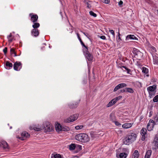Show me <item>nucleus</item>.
<instances>
[{"label":"nucleus","mask_w":158,"mask_h":158,"mask_svg":"<svg viewBox=\"0 0 158 158\" xmlns=\"http://www.w3.org/2000/svg\"><path fill=\"white\" fill-rule=\"evenodd\" d=\"M136 39V37H135L133 35H127L126 37V40H128L130 39L131 40H135Z\"/></svg>","instance_id":"6ab92c4d"},{"label":"nucleus","mask_w":158,"mask_h":158,"mask_svg":"<svg viewBox=\"0 0 158 158\" xmlns=\"http://www.w3.org/2000/svg\"><path fill=\"white\" fill-rule=\"evenodd\" d=\"M69 128L67 127H62V128L61 129V131H67L69 130Z\"/></svg>","instance_id":"e433bc0d"},{"label":"nucleus","mask_w":158,"mask_h":158,"mask_svg":"<svg viewBox=\"0 0 158 158\" xmlns=\"http://www.w3.org/2000/svg\"><path fill=\"white\" fill-rule=\"evenodd\" d=\"M157 85H154L152 86H149L147 87V90L148 92V94L150 96L154 95V94H152V92H154L156 90Z\"/></svg>","instance_id":"0eeeda50"},{"label":"nucleus","mask_w":158,"mask_h":158,"mask_svg":"<svg viewBox=\"0 0 158 158\" xmlns=\"http://www.w3.org/2000/svg\"><path fill=\"white\" fill-rule=\"evenodd\" d=\"M84 52L86 59L89 61H92L93 59V55L89 53L88 50H84Z\"/></svg>","instance_id":"9d476101"},{"label":"nucleus","mask_w":158,"mask_h":158,"mask_svg":"<svg viewBox=\"0 0 158 158\" xmlns=\"http://www.w3.org/2000/svg\"><path fill=\"white\" fill-rule=\"evenodd\" d=\"M81 31V32L82 33H83V32H84L83 31Z\"/></svg>","instance_id":"0e129e2a"},{"label":"nucleus","mask_w":158,"mask_h":158,"mask_svg":"<svg viewBox=\"0 0 158 158\" xmlns=\"http://www.w3.org/2000/svg\"><path fill=\"white\" fill-rule=\"evenodd\" d=\"M120 33L119 32H118V36H117V39H118V40H119V41L121 40V39L120 38Z\"/></svg>","instance_id":"09e8293b"},{"label":"nucleus","mask_w":158,"mask_h":158,"mask_svg":"<svg viewBox=\"0 0 158 158\" xmlns=\"http://www.w3.org/2000/svg\"><path fill=\"white\" fill-rule=\"evenodd\" d=\"M34 130L35 131H40L41 130V128H37V127H34Z\"/></svg>","instance_id":"3c124183"},{"label":"nucleus","mask_w":158,"mask_h":158,"mask_svg":"<svg viewBox=\"0 0 158 158\" xmlns=\"http://www.w3.org/2000/svg\"><path fill=\"white\" fill-rule=\"evenodd\" d=\"M89 14L90 15L93 16L94 17H96L97 16V15L92 11H90L89 12Z\"/></svg>","instance_id":"4c0bfd02"},{"label":"nucleus","mask_w":158,"mask_h":158,"mask_svg":"<svg viewBox=\"0 0 158 158\" xmlns=\"http://www.w3.org/2000/svg\"><path fill=\"white\" fill-rule=\"evenodd\" d=\"M76 149H77L79 151H80L82 149V146L80 145L77 144L76 145Z\"/></svg>","instance_id":"37998d69"},{"label":"nucleus","mask_w":158,"mask_h":158,"mask_svg":"<svg viewBox=\"0 0 158 158\" xmlns=\"http://www.w3.org/2000/svg\"><path fill=\"white\" fill-rule=\"evenodd\" d=\"M127 154L126 153L123 152L120 153L119 156L120 158H126L127 156Z\"/></svg>","instance_id":"cd10ccee"},{"label":"nucleus","mask_w":158,"mask_h":158,"mask_svg":"<svg viewBox=\"0 0 158 158\" xmlns=\"http://www.w3.org/2000/svg\"><path fill=\"white\" fill-rule=\"evenodd\" d=\"M123 2L122 1H120V2H118V5L119 6H120V7H122L123 5Z\"/></svg>","instance_id":"603ef678"},{"label":"nucleus","mask_w":158,"mask_h":158,"mask_svg":"<svg viewBox=\"0 0 158 158\" xmlns=\"http://www.w3.org/2000/svg\"><path fill=\"white\" fill-rule=\"evenodd\" d=\"M153 101L155 102H158V95L156 96L153 98Z\"/></svg>","instance_id":"ea45409f"},{"label":"nucleus","mask_w":158,"mask_h":158,"mask_svg":"<svg viewBox=\"0 0 158 158\" xmlns=\"http://www.w3.org/2000/svg\"><path fill=\"white\" fill-rule=\"evenodd\" d=\"M32 36L36 37L39 35V32L38 29H33L31 32Z\"/></svg>","instance_id":"ddd939ff"},{"label":"nucleus","mask_w":158,"mask_h":158,"mask_svg":"<svg viewBox=\"0 0 158 158\" xmlns=\"http://www.w3.org/2000/svg\"><path fill=\"white\" fill-rule=\"evenodd\" d=\"M139 156V154L137 150H135L133 153L132 158H138Z\"/></svg>","instance_id":"412c9836"},{"label":"nucleus","mask_w":158,"mask_h":158,"mask_svg":"<svg viewBox=\"0 0 158 158\" xmlns=\"http://www.w3.org/2000/svg\"><path fill=\"white\" fill-rule=\"evenodd\" d=\"M51 158H61V156L60 154H56L55 155L52 154Z\"/></svg>","instance_id":"72a5a7b5"},{"label":"nucleus","mask_w":158,"mask_h":158,"mask_svg":"<svg viewBox=\"0 0 158 158\" xmlns=\"http://www.w3.org/2000/svg\"><path fill=\"white\" fill-rule=\"evenodd\" d=\"M122 98V96H119L116 98L112 99V101H114V102L116 103L117 101L121 99Z\"/></svg>","instance_id":"f704fd0d"},{"label":"nucleus","mask_w":158,"mask_h":158,"mask_svg":"<svg viewBox=\"0 0 158 158\" xmlns=\"http://www.w3.org/2000/svg\"><path fill=\"white\" fill-rule=\"evenodd\" d=\"M147 130L145 128H143L141 130L140 134L141 135H145L146 134Z\"/></svg>","instance_id":"2f4dec72"},{"label":"nucleus","mask_w":158,"mask_h":158,"mask_svg":"<svg viewBox=\"0 0 158 158\" xmlns=\"http://www.w3.org/2000/svg\"><path fill=\"white\" fill-rule=\"evenodd\" d=\"M153 63L155 64L158 65V57L155 55L153 56Z\"/></svg>","instance_id":"5701e85b"},{"label":"nucleus","mask_w":158,"mask_h":158,"mask_svg":"<svg viewBox=\"0 0 158 158\" xmlns=\"http://www.w3.org/2000/svg\"><path fill=\"white\" fill-rule=\"evenodd\" d=\"M21 135V136L18 138L23 140H25L26 139L29 138L30 136V134L26 131L23 132L22 133Z\"/></svg>","instance_id":"9b49d317"},{"label":"nucleus","mask_w":158,"mask_h":158,"mask_svg":"<svg viewBox=\"0 0 158 158\" xmlns=\"http://www.w3.org/2000/svg\"><path fill=\"white\" fill-rule=\"evenodd\" d=\"M123 68H124L127 71V73L128 74H130L131 72V71L130 69H128L125 66H122L120 67V68L122 69Z\"/></svg>","instance_id":"bb28decb"},{"label":"nucleus","mask_w":158,"mask_h":158,"mask_svg":"<svg viewBox=\"0 0 158 158\" xmlns=\"http://www.w3.org/2000/svg\"><path fill=\"white\" fill-rule=\"evenodd\" d=\"M45 48V46H43L42 47H41V49L42 50H44Z\"/></svg>","instance_id":"052dcab7"},{"label":"nucleus","mask_w":158,"mask_h":158,"mask_svg":"<svg viewBox=\"0 0 158 158\" xmlns=\"http://www.w3.org/2000/svg\"><path fill=\"white\" fill-rule=\"evenodd\" d=\"M151 50L153 52H156V48L153 46H151Z\"/></svg>","instance_id":"79ce46f5"},{"label":"nucleus","mask_w":158,"mask_h":158,"mask_svg":"<svg viewBox=\"0 0 158 158\" xmlns=\"http://www.w3.org/2000/svg\"><path fill=\"white\" fill-rule=\"evenodd\" d=\"M110 120L112 121L113 122L115 121V117L113 114H110Z\"/></svg>","instance_id":"473e14b6"},{"label":"nucleus","mask_w":158,"mask_h":158,"mask_svg":"<svg viewBox=\"0 0 158 158\" xmlns=\"http://www.w3.org/2000/svg\"><path fill=\"white\" fill-rule=\"evenodd\" d=\"M115 102H114V101H112V100L110 101L109 103L106 106L107 107H109L112 106L113 105L115 104Z\"/></svg>","instance_id":"7c9ffc66"},{"label":"nucleus","mask_w":158,"mask_h":158,"mask_svg":"<svg viewBox=\"0 0 158 158\" xmlns=\"http://www.w3.org/2000/svg\"><path fill=\"white\" fill-rule=\"evenodd\" d=\"M142 72L145 74H146L148 73V69L147 68L143 67L142 68Z\"/></svg>","instance_id":"c9c22d12"},{"label":"nucleus","mask_w":158,"mask_h":158,"mask_svg":"<svg viewBox=\"0 0 158 158\" xmlns=\"http://www.w3.org/2000/svg\"><path fill=\"white\" fill-rule=\"evenodd\" d=\"M114 122V123L115 125L116 126H120L121 125V123H120L119 122L117 121H115Z\"/></svg>","instance_id":"49530a36"},{"label":"nucleus","mask_w":158,"mask_h":158,"mask_svg":"<svg viewBox=\"0 0 158 158\" xmlns=\"http://www.w3.org/2000/svg\"><path fill=\"white\" fill-rule=\"evenodd\" d=\"M153 144L155 146V149L157 148L158 147V137H156L155 138V140L153 142Z\"/></svg>","instance_id":"aec40b11"},{"label":"nucleus","mask_w":158,"mask_h":158,"mask_svg":"<svg viewBox=\"0 0 158 158\" xmlns=\"http://www.w3.org/2000/svg\"><path fill=\"white\" fill-rule=\"evenodd\" d=\"M77 35L78 39L79 40L80 42L82 41V40L79 34L78 33H77Z\"/></svg>","instance_id":"a18cd8bd"},{"label":"nucleus","mask_w":158,"mask_h":158,"mask_svg":"<svg viewBox=\"0 0 158 158\" xmlns=\"http://www.w3.org/2000/svg\"><path fill=\"white\" fill-rule=\"evenodd\" d=\"M22 67V64L20 62L16 61L13 65V68L15 70L19 71Z\"/></svg>","instance_id":"6e6552de"},{"label":"nucleus","mask_w":158,"mask_h":158,"mask_svg":"<svg viewBox=\"0 0 158 158\" xmlns=\"http://www.w3.org/2000/svg\"><path fill=\"white\" fill-rule=\"evenodd\" d=\"M152 151L151 150H148L146 152L145 158H150L151 155Z\"/></svg>","instance_id":"b1692460"},{"label":"nucleus","mask_w":158,"mask_h":158,"mask_svg":"<svg viewBox=\"0 0 158 158\" xmlns=\"http://www.w3.org/2000/svg\"><path fill=\"white\" fill-rule=\"evenodd\" d=\"M126 92L132 93L134 92V91L133 89L131 88H125Z\"/></svg>","instance_id":"c756f323"},{"label":"nucleus","mask_w":158,"mask_h":158,"mask_svg":"<svg viewBox=\"0 0 158 158\" xmlns=\"http://www.w3.org/2000/svg\"><path fill=\"white\" fill-rule=\"evenodd\" d=\"M80 43H81V45H82V46H83L85 48V50H88V47L86 46L83 43V42L82 41L80 42Z\"/></svg>","instance_id":"a19ab883"},{"label":"nucleus","mask_w":158,"mask_h":158,"mask_svg":"<svg viewBox=\"0 0 158 158\" xmlns=\"http://www.w3.org/2000/svg\"><path fill=\"white\" fill-rule=\"evenodd\" d=\"M142 135V137H141V139L142 140H144L145 139V135Z\"/></svg>","instance_id":"4d7b16f0"},{"label":"nucleus","mask_w":158,"mask_h":158,"mask_svg":"<svg viewBox=\"0 0 158 158\" xmlns=\"http://www.w3.org/2000/svg\"><path fill=\"white\" fill-rule=\"evenodd\" d=\"M100 38L102 40H105L106 39V37L104 35H102L100 36Z\"/></svg>","instance_id":"5fc2aeb1"},{"label":"nucleus","mask_w":158,"mask_h":158,"mask_svg":"<svg viewBox=\"0 0 158 158\" xmlns=\"http://www.w3.org/2000/svg\"><path fill=\"white\" fill-rule=\"evenodd\" d=\"M109 32L112 35L113 37L114 38L115 37V33H114V31L113 30H110Z\"/></svg>","instance_id":"c03bdc74"},{"label":"nucleus","mask_w":158,"mask_h":158,"mask_svg":"<svg viewBox=\"0 0 158 158\" xmlns=\"http://www.w3.org/2000/svg\"><path fill=\"white\" fill-rule=\"evenodd\" d=\"M75 139L80 142L84 143L88 142L89 140L88 135L85 133H79L76 135Z\"/></svg>","instance_id":"f03ea898"},{"label":"nucleus","mask_w":158,"mask_h":158,"mask_svg":"<svg viewBox=\"0 0 158 158\" xmlns=\"http://www.w3.org/2000/svg\"><path fill=\"white\" fill-rule=\"evenodd\" d=\"M133 124V123H126L122 125V127L124 129H128L131 127Z\"/></svg>","instance_id":"f3484780"},{"label":"nucleus","mask_w":158,"mask_h":158,"mask_svg":"<svg viewBox=\"0 0 158 158\" xmlns=\"http://www.w3.org/2000/svg\"><path fill=\"white\" fill-rule=\"evenodd\" d=\"M13 67V64L10 63L9 61H7L6 62L5 64V68L6 69H10L12 68Z\"/></svg>","instance_id":"2eb2a0df"},{"label":"nucleus","mask_w":158,"mask_h":158,"mask_svg":"<svg viewBox=\"0 0 158 158\" xmlns=\"http://www.w3.org/2000/svg\"><path fill=\"white\" fill-rule=\"evenodd\" d=\"M76 148V145L74 144H71L69 146V149L70 150H73Z\"/></svg>","instance_id":"c85d7f7f"},{"label":"nucleus","mask_w":158,"mask_h":158,"mask_svg":"<svg viewBox=\"0 0 158 158\" xmlns=\"http://www.w3.org/2000/svg\"><path fill=\"white\" fill-rule=\"evenodd\" d=\"M156 123L152 119H150L147 125V129L148 131H151L153 130Z\"/></svg>","instance_id":"39448f33"},{"label":"nucleus","mask_w":158,"mask_h":158,"mask_svg":"<svg viewBox=\"0 0 158 158\" xmlns=\"http://www.w3.org/2000/svg\"><path fill=\"white\" fill-rule=\"evenodd\" d=\"M119 93H124L126 92V89H123L118 91Z\"/></svg>","instance_id":"8fccbe9b"},{"label":"nucleus","mask_w":158,"mask_h":158,"mask_svg":"<svg viewBox=\"0 0 158 158\" xmlns=\"http://www.w3.org/2000/svg\"><path fill=\"white\" fill-rule=\"evenodd\" d=\"M78 103L77 102H74L71 103L69 104V106L70 108H76L78 106Z\"/></svg>","instance_id":"dca6fc26"},{"label":"nucleus","mask_w":158,"mask_h":158,"mask_svg":"<svg viewBox=\"0 0 158 158\" xmlns=\"http://www.w3.org/2000/svg\"><path fill=\"white\" fill-rule=\"evenodd\" d=\"M44 128L45 130L47 132L52 131L53 130V127L49 122L45 123L44 125Z\"/></svg>","instance_id":"20e7f679"},{"label":"nucleus","mask_w":158,"mask_h":158,"mask_svg":"<svg viewBox=\"0 0 158 158\" xmlns=\"http://www.w3.org/2000/svg\"><path fill=\"white\" fill-rule=\"evenodd\" d=\"M7 38L8 40V41L10 43H11L14 40H15V39H14V36H13L11 33H10V35L7 36Z\"/></svg>","instance_id":"a211bd4d"},{"label":"nucleus","mask_w":158,"mask_h":158,"mask_svg":"<svg viewBox=\"0 0 158 158\" xmlns=\"http://www.w3.org/2000/svg\"><path fill=\"white\" fill-rule=\"evenodd\" d=\"M127 85L124 83H122L117 85L114 88V91L115 92L120 88L126 87Z\"/></svg>","instance_id":"f8f14e48"},{"label":"nucleus","mask_w":158,"mask_h":158,"mask_svg":"<svg viewBox=\"0 0 158 158\" xmlns=\"http://www.w3.org/2000/svg\"><path fill=\"white\" fill-rule=\"evenodd\" d=\"M109 0H105L104 1V3H105L108 4L109 3Z\"/></svg>","instance_id":"bf43d9fd"},{"label":"nucleus","mask_w":158,"mask_h":158,"mask_svg":"<svg viewBox=\"0 0 158 158\" xmlns=\"http://www.w3.org/2000/svg\"><path fill=\"white\" fill-rule=\"evenodd\" d=\"M12 127H10V129H12Z\"/></svg>","instance_id":"e2e57ef3"},{"label":"nucleus","mask_w":158,"mask_h":158,"mask_svg":"<svg viewBox=\"0 0 158 158\" xmlns=\"http://www.w3.org/2000/svg\"><path fill=\"white\" fill-rule=\"evenodd\" d=\"M86 4H87V7L89 8L91 7V5L88 2H87L86 3Z\"/></svg>","instance_id":"864d4df0"},{"label":"nucleus","mask_w":158,"mask_h":158,"mask_svg":"<svg viewBox=\"0 0 158 158\" xmlns=\"http://www.w3.org/2000/svg\"><path fill=\"white\" fill-rule=\"evenodd\" d=\"M132 52L134 55L135 57L139 60L141 59L143 56V53L139 50L135 48L133 49Z\"/></svg>","instance_id":"7ed1b4c3"},{"label":"nucleus","mask_w":158,"mask_h":158,"mask_svg":"<svg viewBox=\"0 0 158 158\" xmlns=\"http://www.w3.org/2000/svg\"><path fill=\"white\" fill-rule=\"evenodd\" d=\"M83 33L87 37L88 39H89V37L88 36L89 34L88 33H85V32H83Z\"/></svg>","instance_id":"6e6d98bb"},{"label":"nucleus","mask_w":158,"mask_h":158,"mask_svg":"<svg viewBox=\"0 0 158 158\" xmlns=\"http://www.w3.org/2000/svg\"><path fill=\"white\" fill-rule=\"evenodd\" d=\"M83 127H84V126L83 125L77 126L75 127V129L76 130H78L82 129V128H83Z\"/></svg>","instance_id":"58836bf2"},{"label":"nucleus","mask_w":158,"mask_h":158,"mask_svg":"<svg viewBox=\"0 0 158 158\" xmlns=\"http://www.w3.org/2000/svg\"><path fill=\"white\" fill-rule=\"evenodd\" d=\"M0 146L4 149H9V147L7 143L4 141H1L0 143Z\"/></svg>","instance_id":"4468645a"},{"label":"nucleus","mask_w":158,"mask_h":158,"mask_svg":"<svg viewBox=\"0 0 158 158\" xmlns=\"http://www.w3.org/2000/svg\"><path fill=\"white\" fill-rule=\"evenodd\" d=\"M71 30H72V31L71 32V33H72V32H73V29L72 28H71Z\"/></svg>","instance_id":"680f3d73"},{"label":"nucleus","mask_w":158,"mask_h":158,"mask_svg":"<svg viewBox=\"0 0 158 158\" xmlns=\"http://www.w3.org/2000/svg\"><path fill=\"white\" fill-rule=\"evenodd\" d=\"M29 16L31 17L30 20L31 22L35 23L37 21L38 17L36 14L31 13L29 14Z\"/></svg>","instance_id":"1a4fd4ad"},{"label":"nucleus","mask_w":158,"mask_h":158,"mask_svg":"<svg viewBox=\"0 0 158 158\" xmlns=\"http://www.w3.org/2000/svg\"><path fill=\"white\" fill-rule=\"evenodd\" d=\"M154 120L156 121V122H157L158 121V116H156L155 117H154Z\"/></svg>","instance_id":"13d9d810"},{"label":"nucleus","mask_w":158,"mask_h":158,"mask_svg":"<svg viewBox=\"0 0 158 158\" xmlns=\"http://www.w3.org/2000/svg\"><path fill=\"white\" fill-rule=\"evenodd\" d=\"M15 50V49L14 48H11L10 49V54L14 56H18L17 55Z\"/></svg>","instance_id":"4be33fe9"},{"label":"nucleus","mask_w":158,"mask_h":158,"mask_svg":"<svg viewBox=\"0 0 158 158\" xmlns=\"http://www.w3.org/2000/svg\"><path fill=\"white\" fill-rule=\"evenodd\" d=\"M137 135L134 133H130L127 135L123 140V143L129 145L136 140Z\"/></svg>","instance_id":"f257e3e1"},{"label":"nucleus","mask_w":158,"mask_h":158,"mask_svg":"<svg viewBox=\"0 0 158 158\" xmlns=\"http://www.w3.org/2000/svg\"><path fill=\"white\" fill-rule=\"evenodd\" d=\"M78 115L77 114H75L71 116L70 117L64 120V122L66 123H70L74 121L78 118Z\"/></svg>","instance_id":"423d86ee"},{"label":"nucleus","mask_w":158,"mask_h":158,"mask_svg":"<svg viewBox=\"0 0 158 158\" xmlns=\"http://www.w3.org/2000/svg\"><path fill=\"white\" fill-rule=\"evenodd\" d=\"M7 47L5 48L4 49H3V51L5 54H6L7 53Z\"/></svg>","instance_id":"de8ad7c7"},{"label":"nucleus","mask_w":158,"mask_h":158,"mask_svg":"<svg viewBox=\"0 0 158 158\" xmlns=\"http://www.w3.org/2000/svg\"><path fill=\"white\" fill-rule=\"evenodd\" d=\"M33 24L32 26V27L34 29H38L37 28L40 26V24L38 23L35 22L33 23Z\"/></svg>","instance_id":"a878e982"},{"label":"nucleus","mask_w":158,"mask_h":158,"mask_svg":"<svg viewBox=\"0 0 158 158\" xmlns=\"http://www.w3.org/2000/svg\"><path fill=\"white\" fill-rule=\"evenodd\" d=\"M62 126L59 123L56 124L55 126L56 130L57 131H61V129L62 128Z\"/></svg>","instance_id":"393cba45"}]
</instances>
